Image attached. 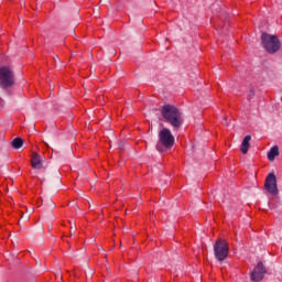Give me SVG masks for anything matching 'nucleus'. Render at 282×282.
I'll return each instance as SVG.
<instances>
[{
  "mask_svg": "<svg viewBox=\"0 0 282 282\" xmlns=\"http://www.w3.org/2000/svg\"><path fill=\"white\" fill-rule=\"evenodd\" d=\"M161 115L163 116L165 122H170L171 127L174 129H180L182 127V111L177 107L167 104L162 107Z\"/></svg>",
  "mask_w": 282,
  "mask_h": 282,
  "instance_id": "f257e3e1",
  "label": "nucleus"
},
{
  "mask_svg": "<svg viewBox=\"0 0 282 282\" xmlns=\"http://www.w3.org/2000/svg\"><path fill=\"white\" fill-rule=\"evenodd\" d=\"M173 144H175V137L171 132L169 128H163L159 132V141L156 143V151L159 153H164L166 149L173 148Z\"/></svg>",
  "mask_w": 282,
  "mask_h": 282,
  "instance_id": "f03ea898",
  "label": "nucleus"
},
{
  "mask_svg": "<svg viewBox=\"0 0 282 282\" xmlns=\"http://www.w3.org/2000/svg\"><path fill=\"white\" fill-rule=\"evenodd\" d=\"M14 70L10 66L0 67V89L10 91L12 86L15 85Z\"/></svg>",
  "mask_w": 282,
  "mask_h": 282,
  "instance_id": "7ed1b4c3",
  "label": "nucleus"
},
{
  "mask_svg": "<svg viewBox=\"0 0 282 282\" xmlns=\"http://www.w3.org/2000/svg\"><path fill=\"white\" fill-rule=\"evenodd\" d=\"M261 43L268 54H276L281 50V41L275 35L262 33Z\"/></svg>",
  "mask_w": 282,
  "mask_h": 282,
  "instance_id": "20e7f679",
  "label": "nucleus"
},
{
  "mask_svg": "<svg viewBox=\"0 0 282 282\" xmlns=\"http://www.w3.org/2000/svg\"><path fill=\"white\" fill-rule=\"evenodd\" d=\"M229 250L228 242L225 239L219 238L214 245V257L221 263L228 259Z\"/></svg>",
  "mask_w": 282,
  "mask_h": 282,
  "instance_id": "39448f33",
  "label": "nucleus"
},
{
  "mask_svg": "<svg viewBox=\"0 0 282 282\" xmlns=\"http://www.w3.org/2000/svg\"><path fill=\"white\" fill-rule=\"evenodd\" d=\"M264 188L270 195H279V187L276 186V175L269 174L265 178Z\"/></svg>",
  "mask_w": 282,
  "mask_h": 282,
  "instance_id": "423d86ee",
  "label": "nucleus"
},
{
  "mask_svg": "<svg viewBox=\"0 0 282 282\" xmlns=\"http://www.w3.org/2000/svg\"><path fill=\"white\" fill-rule=\"evenodd\" d=\"M265 275V268L263 267L262 262H259L257 267L251 272V281L259 282L263 280Z\"/></svg>",
  "mask_w": 282,
  "mask_h": 282,
  "instance_id": "0eeeda50",
  "label": "nucleus"
},
{
  "mask_svg": "<svg viewBox=\"0 0 282 282\" xmlns=\"http://www.w3.org/2000/svg\"><path fill=\"white\" fill-rule=\"evenodd\" d=\"M31 165L32 169H35L37 171L43 169V158L39 153L33 152L31 158Z\"/></svg>",
  "mask_w": 282,
  "mask_h": 282,
  "instance_id": "6e6552de",
  "label": "nucleus"
},
{
  "mask_svg": "<svg viewBox=\"0 0 282 282\" xmlns=\"http://www.w3.org/2000/svg\"><path fill=\"white\" fill-rule=\"evenodd\" d=\"M250 140H252V137H250V134H248L245 137V139L241 143L240 151H241V153H243V155H246V153H248V150L250 149Z\"/></svg>",
  "mask_w": 282,
  "mask_h": 282,
  "instance_id": "1a4fd4ad",
  "label": "nucleus"
},
{
  "mask_svg": "<svg viewBox=\"0 0 282 282\" xmlns=\"http://www.w3.org/2000/svg\"><path fill=\"white\" fill-rule=\"evenodd\" d=\"M275 158H279V145H274L268 152L269 162H274Z\"/></svg>",
  "mask_w": 282,
  "mask_h": 282,
  "instance_id": "9d476101",
  "label": "nucleus"
},
{
  "mask_svg": "<svg viewBox=\"0 0 282 282\" xmlns=\"http://www.w3.org/2000/svg\"><path fill=\"white\" fill-rule=\"evenodd\" d=\"M11 144H12L13 149H21V147H23V139L15 138V139H13Z\"/></svg>",
  "mask_w": 282,
  "mask_h": 282,
  "instance_id": "9b49d317",
  "label": "nucleus"
},
{
  "mask_svg": "<svg viewBox=\"0 0 282 282\" xmlns=\"http://www.w3.org/2000/svg\"><path fill=\"white\" fill-rule=\"evenodd\" d=\"M223 124H225V127H228L230 124V122L228 121V119L226 117L223 118Z\"/></svg>",
  "mask_w": 282,
  "mask_h": 282,
  "instance_id": "f8f14e48",
  "label": "nucleus"
},
{
  "mask_svg": "<svg viewBox=\"0 0 282 282\" xmlns=\"http://www.w3.org/2000/svg\"><path fill=\"white\" fill-rule=\"evenodd\" d=\"M74 232H76V225L70 227V235H74Z\"/></svg>",
  "mask_w": 282,
  "mask_h": 282,
  "instance_id": "ddd939ff",
  "label": "nucleus"
},
{
  "mask_svg": "<svg viewBox=\"0 0 282 282\" xmlns=\"http://www.w3.org/2000/svg\"><path fill=\"white\" fill-rule=\"evenodd\" d=\"M252 96H254V90L253 89L250 90L249 98H252Z\"/></svg>",
  "mask_w": 282,
  "mask_h": 282,
  "instance_id": "4468645a",
  "label": "nucleus"
},
{
  "mask_svg": "<svg viewBox=\"0 0 282 282\" xmlns=\"http://www.w3.org/2000/svg\"><path fill=\"white\" fill-rule=\"evenodd\" d=\"M50 206H51V208H56V204H54V202H51Z\"/></svg>",
  "mask_w": 282,
  "mask_h": 282,
  "instance_id": "2eb2a0df",
  "label": "nucleus"
},
{
  "mask_svg": "<svg viewBox=\"0 0 282 282\" xmlns=\"http://www.w3.org/2000/svg\"><path fill=\"white\" fill-rule=\"evenodd\" d=\"M44 42H45V43H50V40H47V39H44Z\"/></svg>",
  "mask_w": 282,
  "mask_h": 282,
  "instance_id": "dca6fc26",
  "label": "nucleus"
},
{
  "mask_svg": "<svg viewBox=\"0 0 282 282\" xmlns=\"http://www.w3.org/2000/svg\"><path fill=\"white\" fill-rule=\"evenodd\" d=\"M45 144V147H47V149H50V144H47V143H44Z\"/></svg>",
  "mask_w": 282,
  "mask_h": 282,
  "instance_id": "f3484780",
  "label": "nucleus"
},
{
  "mask_svg": "<svg viewBox=\"0 0 282 282\" xmlns=\"http://www.w3.org/2000/svg\"><path fill=\"white\" fill-rule=\"evenodd\" d=\"M24 219H30V216H25Z\"/></svg>",
  "mask_w": 282,
  "mask_h": 282,
  "instance_id": "a211bd4d",
  "label": "nucleus"
}]
</instances>
